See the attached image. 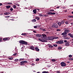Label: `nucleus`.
Segmentation results:
<instances>
[{"label":"nucleus","mask_w":73,"mask_h":73,"mask_svg":"<svg viewBox=\"0 0 73 73\" xmlns=\"http://www.w3.org/2000/svg\"><path fill=\"white\" fill-rule=\"evenodd\" d=\"M42 35L43 36V37H42V38L43 40L41 38H38V40L41 42H45V40L46 39V35L45 34H43Z\"/></svg>","instance_id":"f257e3e1"},{"label":"nucleus","mask_w":73,"mask_h":73,"mask_svg":"<svg viewBox=\"0 0 73 73\" xmlns=\"http://www.w3.org/2000/svg\"><path fill=\"white\" fill-rule=\"evenodd\" d=\"M19 42L20 44H23V45H28L27 42L24 41V40H20L19 41Z\"/></svg>","instance_id":"f03ea898"},{"label":"nucleus","mask_w":73,"mask_h":73,"mask_svg":"<svg viewBox=\"0 0 73 73\" xmlns=\"http://www.w3.org/2000/svg\"><path fill=\"white\" fill-rule=\"evenodd\" d=\"M54 37H48H48H46V40H54Z\"/></svg>","instance_id":"7ed1b4c3"},{"label":"nucleus","mask_w":73,"mask_h":73,"mask_svg":"<svg viewBox=\"0 0 73 73\" xmlns=\"http://www.w3.org/2000/svg\"><path fill=\"white\" fill-rule=\"evenodd\" d=\"M52 28H58V25L56 23L54 24L52 26Z\"/></svg>","instance_id":"20e7f679"},{"label":"nucleus","mask_w":73,"mask_h":73,"mask_svg":"<svg viewBox=\"0 0 73 73\" xmlns=\"http://www.w3.org/2000/svg\"><path fill=\"white\" fill-rule=\"evenodd\" d=\"M56 43L59 44H62L64 43V42L62 40H60L56 42Z\"/></svg>","instance_id":"39448f33"},{"label":"nucleus","mask_w":73,"mask_h":73,"mask_svg":"<svg viewBox=\"0 0 73 73\" xmlns=\"http://www.w3.org/2000/svg\"><path fill=\"white\" fill-rule=\"evenodd\" d=\"M62 66H66V63L64 62H62L60 63Z\"/></svg>","instance_id":"423d86ee"},{"label":"nucleus","mask_w":73,"mask_h":73,"mask_svg":"<svg viewBox=\"0 0 73 73\" xmlns=\"http://www.w3.org/2000/svg\"><path fill=\"white\" fill-rule=\"evenodd\" d=\"M28 48L29 49H32V50H35L34 46H29Z\"/></svg>","instance_id":"0eeeda50"},{"label":"nucleus","mask_w":73,"mask_h":73,"mask_svg":"<svg viewBox=\"0 0 73 73\" xmlns=\"http://www.w3.org/2000/svg\"><path fill=\"white\" fill-rule=\"evenodd\" d=\"M69 44H70L69 42L68 41L66 42V43H65V46H69V45H70Z\"/></svg>","instance_id":"6e6552de"},{"label":"nucleus","mask_w":73,"mask_h":73,"mask_svg":"<svg viewBox=\"0 0 73 73\" xmlns=\"http://www.w3.org/2000/svg\"><path fill=\"white\" fill-rule=\"evenodd\" d=\"M9 40V39L8 38H4L3 39V40H4L5 41H8Z\"/></svg>","instance_id":"1a4fd4ad"},{"label":"nucleus","mask_w":73,"mask_h":73,"mask_svg":"<svg viewBox=\"0 0 73 73\" xmlns=\"http://www.w3.org/2000/svg\"><path fill=\"white\" fill-rule=\"evenodd\" d=\"M70 32V30H65L64 31V32H65L66 33H69Z\"/></svg>","instance_id":"9d476101"},{"label":"nucleus","mask_w":73,"mask_h":73,"mask_svg":"<svg viewBox=\"0 0 73 73\" xmlns=\"http://www.w3.org/2000/svg\"><path fill=\"white\" fill-rule=\"evenodd\" d=\"M68 36H70V37H72V38H73V35H72V34L70 33L68 34Z\"/></svg>","instance_id":"9b49d317"},{"label":"nucleus","mask_w":73,"mask_h":73,"mask_svg":"<svg viewBox=\"0 0 73 73\" xmlns=\"http://www.w3.org/2000/svg\"><path fill=\"white\" fill-rule=\"evenodd\" d=\"M21 64L20 65H25V64H24V62L22 61L20 62Z\"/></svg>","instance_id":"f8f14e48"},{"label":"nucleus","mask_w":73,"mask_h":73,"mask_svg":"<svg viewBox=\"0 0 73 73\" xmlns=\"http://www.w3.org/2000/svg\"><path fill=\"white\" fill-rule=\"evenodd\" d=\"M35 49L36 50V51H38H38L40 50V49L38 48L37 47H35Z\"/></svg>","instance_id":"ddd939ff"},{"label":"nucleus","mask_w":73,"mask_h":73,"mask_svg":"<svg viewBox=\"0 0 73 73\" xmlns=\"http://www.w3.org/2000/svg\"><path fill=\"white\" fill-rule=\"evenodd\" d=\"M6 8L7 9H9V8H11V6L10 5H6Z\"/></svg>","instance_id":"4468645a"},{"label":"nucleus","mask_w":73,"mask_h":73,"mask_svg":"<svg viewBox=\"0 0 73 73\" xmlns=\"http://www.w3.org/2000/svg\"><path fill=\"white\" fill-rule=\"evenodd\" d=\"M4 14L5 15H9V13L8 12H6L5 13H4Z\"/></svg>","instance_id":"2eb2a0df"},{"label":"nucleus","mask_w":73,"mask_h":73,"mask_svg":"<svg viewBox=\"0 0 73 73\" xmlns=\"http://www.w3.org/2000/svg\"><path fill=\"white\" fill-rule=\"evenodd\" d=\"M36 37H40L41 35L40 34H37L36 35Z\"/></svg>","instance_id":"dca6fc26"},{"label":"nucleus","mask_w":73,"mask_h":73,"mask_svg":"<svg viewBox=\"0 0 73 73\" xmlns=\"http://www.w3.org/2000/svg\"><path fill=\"white\" fill-rule=\"evenodd\" d=\"M62 35H67V33H66L65 32H64V33H62L61 34Z\"/></svg>","instance_id":"f3484780"},{"label":"nucleus","mask_w":73,"mask_h":73,"mask_svg":"<svg viewBox=\"0 0 73 73\" xmlns=\"http://www.w3.org/2000/svg\"><path fill=\"white\" fill-rule=\"evenodd\" d=\"M33 12L34 13H36V9H35L33 10Z\"/></svg>","instance_id":"a211bd4d"},{"label":"nucleus","mask_w":73,"mask_h":73,"mask_svg":"<svg viewBox=\"0 0 73 73\" xmlns=\"http://www.w3.org/2000/svg\"><path fill=\"white\" fill-rule=\"evenodd\" d=\"M65 22L64 21H62L60 23H61V24H64V22Z\"/></svg>","instance_id":"6ab92c4d"},{"label":"nucleus","mask_w":73,"mask_h":73,"mask_svg":"<svg viewBox=\"0 0 73 73\" xmlns=\"http://www.w3.org/2000/svg\"><path fill=\"white\" fill-rule=\"evenodd\" d=\"M49 48H53V46L50 44H49Z\"/></svg>","instance_id":"aec40b11"},{"label":"nucleus","mask_w":73,"mask_h":73,"mask_svg":"<svg viewBox=\"0 0 73 73\" xmlns=\"http://www.w3.org/2000/svg\"><path fill=\"white\" fill-rule=\"evenodd\" d=\"M58 24L59 25V26H61V22H58Z\"/></svg>","instance_id":"412c9836"},{"label":"nucleus","mask_w":73,"mask_h":73,"mask_svg":"<svg viewBox=\"0 0 73 73\" xmlns=\"http://www.w3.org/2000/svg\"><path fill=\"white\" fill-rule=\"evenodd\" d=\"M25 60V59L24 58H21L20 59L19 61H24Z\"/></svg>","instance_id":"4be33fe9"},{"label":"nucleus","mask_w":73,"mask_h":73,"mask_svg":"<svg viewBox=\"0 0 73 73\" xmlns=\"http://www.w3.org/2000/svg\"><path fill=\"white\" fill-rule=\"evenodd\" d=\"M68 17H70V18H73V16H70V15H69L68 16Z\"/></svg>","instance_id":"5701e85b"},{"label":"nucleus","mask_w":73,"mask_h":73,"mask_svg":"<svg viewBox=\"0 0 73 73\" xmlns=\"http://www.w3.org/2000/svg\"><path fill=\"white\" fill-rule=\"evenodd\" d=\"M32 21L33 22H36V20L35 19L33 20Z\"/></svg>","instance_id":"b1692460"},{"label":"nucleus","mask_w":73,"mask_h":73,"mask_svg":"<svg viewBox=\"0 0 73 73\" xmlns=\"http://www.w3.org/2000/svg\"><path fill=\"white\" fill-rule=\"evenodd\" d=\"M50 13L51 14V15H55L56 14V13H52V12H50Z\"/></svg>","instance_id":"393cba45"},{"label":"nucleus","mask_w":73,"mask_h":73,"mask_svg":"<svg viewBox=\"0 0 73 73\" xmlns=\"http://www.w3.org/2000/svg\"><path fill=\"white\" fill-rule=\"evenodd\" d=\"M51 61H52V62H55L56 61V60L55 59H52V60Z\"/></svg>","instance_id":"a878e982"},{"label":"nucleus","mask_w":73,"mask_h":73,"mask_svg":"<svg viewBox=\"0 0 73 73\" xmlns=\"http://www.w3.org/2000/svg\"><path fill=\"white\" fill-rule=\"evenodd\" d=\"M18 60H19V59H16L15 60V61L16 62H17V61H18Z\"/></svg>","instance_id":"bb28decb"},{"label":"nucleus","mask_w":73,"mask_h":73,"mask_svg":"<svg viewBox=\"0 0 73 73\" xmlns=\"http://www.w3.org/2000/svg\"><path fill=\"white\" fill-rule=\"evenodd\" d=\"M39 15L40 16H44V15H42L41 14H39Z\"/></svg>","instance_id":"cd10ccee"},{"label":"nucleus","mask_w":73,"mask_h":73,"mask_svg":"<svg viewBox=\"0 0 73 73\" xmlns=\"http://www.w3.org/2000/svg\"><path fill=\"white\" fill-rule=\"evenodd\" d=\"M13 7L15 9H16V6L15 5H14L13 6Z\"/></svg>","instance_id":"c85d7f7f"},{"label":"nucleus","mask_w":73,"mask_h":73,"mask_svg":"<svg viewBox=\"0 0 73 73\" xmlns=\"http://www.w3.org/2000/svg\"><path fill=\"white\" fill-rule=\"evenodd\" d=\"M42 73H48V72H46V71H43L42 72Z\"/></svg>","instance_id":"c756f323"},{"label":"nucleus","mask_w":73,"mask_h":73,"mask_svg":"<svg viewBox=\"0 0 73 73\" xmlns=\"http://www.w3.org/2000/svg\"><path fill=\"white\" fill-rule=\"evenodd\" d=\"M50 12H53V11H54V10L52 9H50Z\"/></svg>","instance_id":"7c9ffc66"},{"label":"nucleus","mask_w":73,"mask_h":73,"mask_svg":"<svg viewBox=\"0 0 73 73\" xmlns=\"http://www.w3.org/2000/svg\"><path fill=\"white\" fill-rule=\"evenodd\" d=\"M26 35H27V34H26V33H25L22 34H21V35H24V36H25Z\"/></svg>","instance_id":"2f4dec72"},{"label":"nucleus","mask_w":73,"mask_h":73,"mask_svg":"<svg viewBox=\"0 0 73 73\" xmlns=\"http://www.w3.org/2000/svg\"><path fill=\"white\" fill-rule=\"evenodd\" d=\"M69 60H71V61L73 60V58H70L69 59Z\"/></svg>","instance_id":"473e14b6"},{"label":"nucleus","mask_w":73,"mask_h":73,"mask_svg":"<svg viewBox=\"0 0 73 73\" xmlns=\"http://www.w3.org/2000/svg\"><path fill=\"white\" fill-rule=\"evenodd\" d=\"M23 61L24 62V63H27V62H28V61Z\"/></svg>","instance_id":"72a5a7b5"},{"label":"nucleus","mask_w":73,"mask_h":73,"mask_svg":"<svg viewBox=\"0 0 73 73\" xmlns=\"http://www.w3.org/2000/svg\"><path fill=\"white\" fill-rule=\"evenodd\" d=\"M13 8H11V9H10V11H13Z\"/></svg>","instance_id":"f704fd0d"},{"label":"nucleus","mask_w":73,"mask_h":73,"mask_svg":"<svg viewBox=\"0 0 73 73\" xmlns=\"http://www.w3.org/2000/svg\"><path fill=\"white\" fill-rule=\"evenodd\" d=\"M54 39H57V38H58V37H54Z\"/></svg>","instance_id":"c9c22d12"},{"label":"nucleus","mask_w":73,"mask_h":73,"mask_svg":"<svg viewBox=\"0 0 73 73\" xmlns=\"http://www.w3.org/2000/svg\"><path fill=\"white\" fill-rule=\"evenodd\" d=\"M9 59L10 60H12V59H13V58H12V57L10 58H9Z\"/></svg>","instance_id":"e433bc0d"},{"label":"nucleus","mask_w":73,"mask_h":73,"mask_svg":"<svg viewBox=\"0 0 73 73\" xmlns=\"http://www.w3.org/2000/svg\"><path fill=\"white\" fill-rule=\"evenodd\" d=\"M61 47H58V49H59V50H60L61 49Z\"/></svg>","instance_id":"4c0bfd02"},{"label":"nucleus","mask_w":73,"mask_h":73,"mask_svg":"<svg viewBox=\"0 0 73 73\" xmlns=\"http://www.w3.org/2000/svg\"><path fill=\"white\" fill-rule=\"evenodd\" d=\"M15 5H17V6H20V5H19V4L16 3Z\"/></svg>","instance_id":"58836bf2"},{"label":"nucleus","mask_w":73,"mask_h":73,"mask_svg":"<svg viewBox=\"0 0 73 73\" xmlns=\"http://www.w3.org/2000/svg\"><path fill=\"white\" fill-rule=\"evenodd\" d=\"M53 46H55V47H56V46H57V44H54Z\"/></svg>","instance_id":"ea45409f"},{"label":"nucleus","mask_w":73,"mask_h":73,"mask_svg":"<svg viewBox=\"0 0 73 73\" xmlns=\"http://www.w3.org/2000/svg\"><path fill=\"white\" fill-rule=\"evenodd\" d=\"M12 4V3H8V4H9V5H11V4Z\"/></svg>","instance_id":"a19ab883"},{"label":"nucleus","mask_w":73,"mask_h":73,"mask_svg":"<svg viewBox=\"0 0 73 73\" xmlns=\"http://www.w3.org/2000/svg\"><path fill=\"white\" fill-rule=\"evenodd\" d=\"M16 55H17V53H15L13 54V56H16Z\"/></svg>","instance_id":"79ce46f5"},{"label":"nucleus","mask_w":73,"mask_h":73,"mask_svg":"<svg viewBox=\"0 0 73 73\" xmlns=\"http://www.w3.org/2000/svg\"><path fill=\"white\" fill-rule=\"evenodd\" d=\"M48 15H51V13H50V12L48 13Z\"/></svg>","instance_id":"37998d69"},{"label":"nucleus","mask_w":73,"mask_h":73,"mask_svg":"<svg viewBox=\"0 0 73 73\" xmlns=\"http://www.w3.org/2000/svg\"><path fill=\"white\" fill-rule=\"evenodd\" d=\"M39 59H36V61H39Z\"/></svg>","instance_id":"c03bdc74"},{"label":"nucleus","mask_w":73,"mask_h":73,"mask_svg":"<svg viewBox=\"0 0 73 73\" xmlns=\"http://www.w3.org/2000/svg\"><path fill=\"white\" fill-rule=\"evenodd\" d=\"M69 57H72V55H70L69 56Z\"/></svg>","instance_id":"a18cd8bd"},{"label":"nucleus","mask_w":73,"mask_h":73,"mask_svg":"<svg viewBox=\"0 0 73 73\" xmlns=\"http://www.w3.org/2000/svg\"><path fill=\"white\" fill-rule=\"evenodd\" d=\"M67 40H64V42H67Z\"/></svg>","instance_id":"49530a36"},{"label":"nucleus","mask_w":73,"mask_h":73,"mask_svg":"<svg viewBox=\"0 0 73 73\" xmlns=\"http://www.w3.org/2000/svg\"><path fill=\"white\" fill-rule=\"evenodd\" d=\"M65 23L66 24H68V22L67 21H66L65 22Z\"/></svg>","instance_id":"de8ad7c7"},{"label":"nucleus","mask_w":73,"mask_h":73,"mask_svg":"<svg viewBox=\"0 0 73 73\" xmlns=\"http://www.w3.org/2000/svg\"><path fill=\"white\" fill-rule=\"evenodd\" d=\"M60 8V6H57V7H56V8L57 9H58V8Z\"/></svg>","instance_id":"09e8293b"},{"label":"nucleus","mask_w":73,"mask_h":73,"mask_svg":"<svg viewBox=\"0 0 73 73\" xmlns=\"http://www.w3.org/2000/svg\"><path fill=\"white\" fill-rule=\"evenodd\" d=\"M34 28H37V26H35L34 27Z\"/></svg>","instance_id":"8fccbe9b"},{"label":"nucleus","mask_w":73,"mask_h":73,"mask_svg":"<svg viewBox=\"0 0 73 73\" xmlns=\"http://www.w3.org/2000/svg\"><path fill=\"white\" fill-rule=\"evenodd\" d=\"M3 5V4L1 3H0V6H1V5Z\"/></svg>","instance_id":"3c124183"},{"label":"nucleus","mask_w":73,"mask_h":73,"mask_svg":"<svg viewBox=\"0 0 73 73\" xmlns=\"http://www.w3.org/2000/svg\"><path fill=\"white\" fill-rule=\"evenodd\" d=\"M60 73V71H57L56 72V73Z\"/></svg>","instance_id":"603ef678"},{"label":"nucleus","mask_w":73,"mask_h":73,"mask_svg":"<svg viewBox=\"0 0 73 73\" xmlns=\"http://www.w3.org/2000/svg\"><path fill=\"white\" fill-rule=\"evenodd\" d=\"M64 12H67V10H66L64 11Z\"/></svg>","instance_id":"864d4df0"},{"label":"nucleus","mask_w":73,"mask_h":73,"mask_svg":"<svg viewBox=\"0 0 73 73\" xmlns=\"http://www.w3.org/2000/svg\"><path fill=\"white\" fill-rule=\"evenodd\" d=\"M57 31H60V29H57Z\"/></svg>","instance_id":"5fc2aeb1"},{"label":"nucleus","mask_w":73,"mask_h":73,"mask_svg":"<svg viewBox=\"0 0 73 73\" xmlns=\"http://www.w3.org/2000/svg\"><path fill=\"white\" fill-rule=\"evenodd\" d=\"M33 32L34 33H36V31H34Z\"/></svg>","instance_id":"6e6d98bb"},{"label":"nucleus","mask_w":73,"mask_h":73,"mask_svg":"<svg viewBox=\"0 0 73 73\" xmlns=\"http://www.w3.org/2000/svg\"><path fill=\"white\" fill-rule=\"evenodd\" d=\"M44 17H46L47 16V15H44Z\"/></svg>","instance_id":"4d7b16f0"},{"label":"nucleus","mask_w":73,"mask_h":73,"mask_svg":"<svg viewBox=\"0 0 73 73\" xmlns=\"http://www.w3.org/2000/svg\"><path fill=\"white\" fill-rule=\"evenodd\" d=\"M71 25H73V23H71Z\"/></svg>","instance_id":"13d9d810"},{"label":"nucleus","mask_w":73,"mask_h":73,"mask_svg":"<svg viewBox=\"0 0 73 73\" xmlns=\"http://www.w3.org/2000/svg\"><path fill=\"white\" fill-rule=\"evenodd\" d=\"M66 8H65V7H63V9H65Z\"/></svg>","instance_id":"bf43d9fd"},{"label":"nucleus","mask_w":73,"mask_h":73,"mask_svg":"<svg viewBox=\"0 0 73 73\" xmlns=\"http://www.w3.org/2000/svg\"><path fill=\"white\" fill-rule=\"evenodd\" d=\"M50 66H48V68H49Z\"/></svg>","instance_id":"052dcab7"},{"label":"nucleus","mask_w":73,"mask_h":73,"mask_svg":"<svg viewBox=\"0 0 73 73\" xmlns=\"http://www.w3.org/2000/svg\"><path fill=\"white\" fill-rule=\"evenodd\" d=\"M35 19H40V18L36 17H35Z\"/></svg>","instance_id":"680f3d73"},{"label":"nucleus","mask_w":73,"mask_h":73,"mask_svg":"<svg viewBox=\"0 0 73 73\" xmlns=\"http://www.w3.org/2000/svg\"><path fill=\"white\" fill-rule=\"evenodd\" d=\"M0 40H1H1H2V38H0Z\"/></svg>","instance_id":"e2e57ef3"},{"label":"nucleus","mask_w":73,"mask_h":73,"mask_svg":"<svg viewBox=\"0 0 73 73\" xmlns=\"http://www.w3.org/2000/svg\"><path fill=\"white\" fill-rule=\"evenodd\" d=\"M43 31H45V29H43Z\"/></svg>","instance_id":"0e129e2a"},{"label":"nucleus","mask_w":73,"mask_h":73,"mask_svg":"<svg viewBox=\"0 0 73 73\" xmlns=\"http://www.w3.org/2000/svg\"><path fill=\"white\" fill-rule=\"evenodd\" d=\"M66 39H68V37H66Z\"/></svg>","instance_id":"69168bd1"},{"label":"nucleus","mask_w":73,"mask_h":73,"mask_svg":"<svg viewBox=\"0 0 73 73\" xmlns=\"http://www.w3.org/2000/svg\"><path fill=\"white\" fill-rule=\"evenodd\" d=\"M67 63H70V62H68Z\"/></svg>","instance_id":"338daca9"},{"label":"nucleus","mask_w":73,"mask_h":73,"mask_svg":"<svg viewBox=\"0 0 73 73\" xmlns=\"http://www.w3.org/2000/svg\"><path fill=\"white\" fill-rule=\"evenodd\" d=\"M72 14H73V11L72 12Z\"/></svg>","instance_id":"774afa93"}]
</instances>
